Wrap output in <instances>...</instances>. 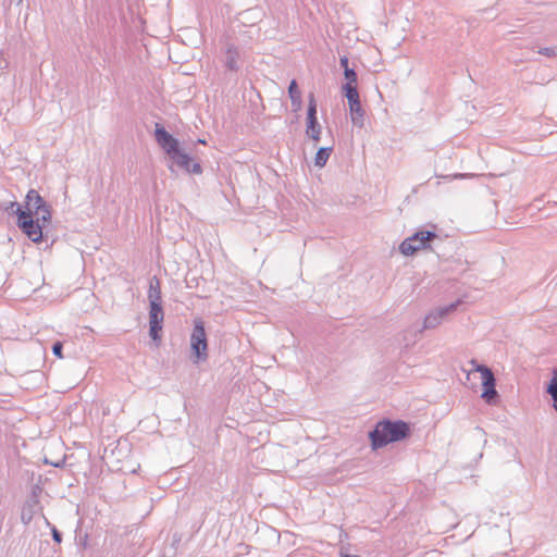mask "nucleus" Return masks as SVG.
<instances>
[{"mask_svg":"<svg viewBox=\"0 0 557 557\" xmlns=\"http://www.w3.org/2000/svg\"><path fill=\"white\" fill-rule=\"evenodd\" d=\"M17 215L16 224L21 231L34 243L42 242V230L51 221V208L35 189H29L25 196L24 205L15 202Z\"/></svg>","mask_w":557,"mask_h":557,"instance_id":"obj_1","label":"nucleus"},{"mask_svg":"<svg viewBox=\"0 0 557 557\" xmlns=\"http://www.w3.org/2000/svg\"><path fill=\"white\" fill-rule=\"evenodd\" d=\"M154 136L158 145L162 148L165 154L184 171L193 174H201L202 168L196 162L188 153L184 152L180 143L174 138L164 127L159 124L156 125Z\"/></svg>","mask_w":557,"mask_h":557,"instance_id":"obj_2","label":"nucleus"},{"mask_svg":"<svg viewBox=\"0 0 557 557\" xmlns=\"http://www.w3.org/2000/svg\"><path fill=\"white\" fill-rule=\"evenodd\" d=\"M409 433L407 423L403 421H382L370 433L372 446L374 448L383 447L392 442L405 438Z\"/></svg>","mask_w":557,"mask_h":557,"instance_id":"obj_3","label":"nucleus"},{"mask_svg":"<svg viewBox=\"0 0 557 557\" xmlns=\"http://www.w3.org/2000/svg\"><path fill=\"white\" fill-rule=\"evenodd\" d=\"M472 364L474 368L468 371L467 382L472 388H476L479 385H481V397L486 403H491L497 396L494 374L488 368L484 366L474 364V361H472Z\"/></svg>","mask_w":557,"mask_h":557,"instance_id":"obj_4","label":"nucleus"},{"mask_svg":"<svg viewBox=\"0 0 557 557\" xmlns=\"http://www.w3.org/2000/svg\"><path fill=\"white\" fill-rule=\"evenodd\" d=\"M190 349L194 362L203 361L208 358V341L205 323L201 319H195L194 330L190 335Z\"/></svg>","mask_w":557,"mask_h":557,"instance_id":"obj_5","label":"nucleus"},{"mask_svg":"<svg viewBox=\"0 0 557 557\" xmlns=\"http://www.w3.org/2000/svg\"><path fill=\"white\" fill-rule=\"evenodd\" d=\"M436 235L430 231L417 232L412 236L406 238L399 246L403 255L411 256L414 252L424 249L429 246V243L435 238Z\"/></svg>","mask_w":557,"mask_h":557,"instance_id":"obj_6","label":"nucleus"},{"mask_svg":"<svg viewBox=\"0 0 557 557\" xmlns=\"http://www.w3.org/2000/svg\"><path fill=\"white\" fill-rule=\"evenodd\" d=\"M306 133L315 143L320 140L321 129L317 120V101L313 94L309 95Z\"/></svg>","mask_w":557,"mask_h":557,"instance_id":"obj_7","label":"nucleus"},{"mask_svg":"<svg viewBox=\"0 0 557 557\" xmlns=\"http://www.w3.org/2000/svg\"><path fill=\"white\" fill-rule=\"evenodd\" d=\"M345 96L348 100L349 110L351 114V120L354 123L362 125L363 123V111L361 108L359 94L357 88H351L350 86L348 88H345Z\"/></svg>","mask_w":557,"mask_h":557,"instance_id":"obj_8","label":"nucleus"},{"mask_svg":"<svg viewBox=\"0 0 557 557\" xmlns=\"http://www.w3.org/2000/svg\"><path fill=\"white\" fill-rule=\"evenodd\" d=\"M458 306V302L451 304L447 307L441 308L434 312H431L425 317L424 326L425 327H435L450 312L455 311Z\"/></svg>","mask_w":557,"mask_h":557,"instance_id":"obj_9","label":"nucleus"},{"mask_svg":"<svg viewBox=\"0 0 557 557\" xmlns=\"http://www.w3.org/2000/svg\"><path fill=\"white\" fill-rule=\"evenodd\" d=\"M288 95L292 101V108L295 112L301 110V91L298 88V85L295 79H293L288 87Z\"/></svg>","mask_w":557,"mask_h":557,"instance_id":"obj_10","label":"nucleus"},{"mask_svg":"<svg viewBox=\"0 0 557 557\" xmlns=\"http://www.w3.org/2000/svg\"><path fill=\"white\" fill-rule=\"evenodd\" d=\"M148 298L150 304H161V286L158 278L153 277L150 282Z\"/></svg>","mask_w":557,"mask_h":557,"instance_id":"obj_11","label":"nucleus"},{"mask_svg":"<svg viewBox=\"0 0 557 557\" xmlns=\"http://www.w3.org/2000/svg\"><path fill=\"white\" fill-rule=\"evenodd\" d=\"M164 313L161 304H150L149 324H162Z\"/></svg>","mask_w":557,"mask_h":557,"instance_id":"obj_12","label":"nucleus"},{"mask_svg":"<svg viewBox=\"0 0 557 557\" xmlns=\"http://www.w3.org/2000/svg\"><path fill=\"white\" fill-rule=\"evenodd\" d=\"M332 148H320L314 158V164L319 168H323L331 154Z\"/></svg>","mask_w":557,"mask_h":557,"instance_id":"obj_13","label":"nucleus"},{"mask_svg":"<svg viewBox=\"0 0 557 557\" xmlns=\"http://www.w3.org/2000/svg\"><path fill=\"white\" fill-rule=\"evenodd\" d=\"M547 393L552 396L554 400V408L557 411V372L554 374L547 386Z\"/></svg>","mask_w":557,"mask_h":557,"instance_id":"obj_14","label":"nucleus"},{"mask_svg":"<svg viewBox=\"0 0 557 557\" xmlns=\"http://www.w3.org/2000/svg\"><path fill=\"white\" fill-rule=\"evenodd\" d=\"M345 78L347 83L344 85L343 89L348 88L349 86L351 88H357V74L351 69H346L345 71Z\"/></svg>","mask_w":557,"mask_h":557,"instance_id":"obj_15","label":"nucleus"},{"mask_svg":"<svg viewBox=\"0 0 557 557\" xmlns=\"http://www.w3.org/2000/svg\"><path fill=\"white\" fill-rule=\"evenodd\" d=\"M150 325V336L153 341L160 339V333L162 331V324H149Z\"/></svg>","mask_w":557,"mask_h":557,"instance_id":"obj_16","label":"nucleus"},{"mask_svg":"<svg viewBox=\"0 0 557 557\" xmlns=\"http://www.w3.org/2000/svg\"><path fill=\"white\" fill-rule=\"evenodd\" d=\"M62 343L60 342H57L54 343L53 347H52V351L53 354L59 358V359H62L63 358V355H62Z\"/></svg>","mask_w":557,"mask_h":557,"instance_id":"obj_17","label":"nucleus"},{"mask_svg":"<svg viewBox=\"0 0 557 557\" xmlns=\"http://www.w3.org/2000/svg\"><path fill=\"white\" fill-rule=\"evenodd\" d=\"M540 53L547 55V57H553L556 54V49L555 48H545L544 50H541Z\"/></svg>","mask_w":557,"mask_h":557,"instance_id":"obj_18","label":"nucleus"},{"mask_svg":"<svg viewBox=\"0 0 557 557\" xmlns=\"http://www.w3.org/2000/svg\"><path fill=\"white\" fill-rule=\"evenodd\" d=\"M341 65L344 67V70L346 71V69H349L348 67V59L347 58H342L341 59Z\"/></svg>","mask_w":557,"mask_h":557,"instance_id":"obj_19","label":"nucleus"},{"mask_svg":"<svg viewBox=\"0 0 557 557\" xmlns=\"http://www.w3.org/2000/svg\"><path fill=\"white\" fill-rule=\"evenodd\" d=\"M53 539L60 543L61 542V535L57 530H53Z\"/></svg>","mask_w":557,"mask_h":557,"instance_id":"obj_20","label":"nucleus"},{"mask_svg":"<svg viewBox=\"0 0 557 557\" xmlns=\"http://www.w3.org/2000/svg\"><path fill=\"white\" fill-rule=\"evenodd\" d=\"M234 63H235L234 59H233V58H230V60H228V66H230V69H232V70H234V69H235Z\"/></svg>","mask_w":557,"mask_h":557,"instance_id":"obj_21","label":"nucleus"},{"mask_svg":"<svg viewBox=\"0 0 557 557\" xmlns=\"http://www.w3.org/2000/svg\"><path fill=\"white\" fill-rule=\"evenodd\" d=\"M198 143L201 144V145H206V140L205 139H198Z\"/></svg>","mask_w":557,"mask_h":557,"instance_id":"obj_22","label":"nucleus"}]
</instances>
